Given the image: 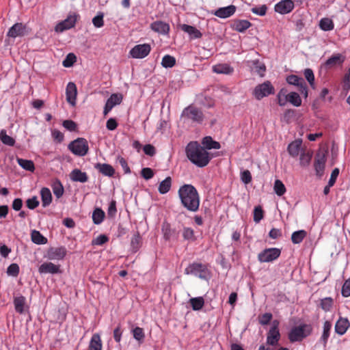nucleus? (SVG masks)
<instances>
[{
	"instance_id": "42",
	"label": "nucleus",
	"mask_w": 350,
	"mask_h": 350,
	"mask_svg": "<svg viewBox=\"0 0 350 350\" xmlns=\"http://www.w3.org/2000/svg\"><path fill=\"white\" fill-rule=\"evenodd\" d=\"M288 102L295 107H299L301 105V99L299 95L296 92H291L286 94Z\"/></svg>"
},
{
	"instance_id": "27",
	"label": "nucleus",
	"mask_w": 350,
	"mask_h": 350,
	"mask_svg": "<svg viewBox=\"0 0 350 350\" xmlns=\"http://www.w3.org/2000/svg\"><path fill=\"white\" fill-rule=\"evenodd\" d=\"M39 272L41 273H57L60 272L59 266L52 262H44L40 266Z\"/></svg>"
},
{
	"instance_id": "25",
	"label": "nucleus",
	"mask_w": 350,
	"mask_h": 350,
	"mask_svg": "<svg viewBox=\"0 0 350 350\" xmlns=\"http://www.w3.org/2000/svg\"><path fill=\"white\" fill-rule=\"evenodd\" d=\"M180 29L184 32L188 33L191 39L200 38L202 36L200 31L193 26L183 24L180 25Z\"/></svg>"
},
{
	"instance_id": "62",
	"label": "nucleus",
	"mask_w": 350,
	"mask_h": 350,
	"mask_svg": "<svg viewBox=\"0 0 350 350\" xmlns=\"http://www.w3.org/2000/svg\"><path fill=\"white\" fill-rule=\"evenodd\" d=\"M63 126L64 128H66L67 130L70 131H74L77 129V124L71 120H66L63 122Z\"/></svg>"
},
{
	"instance_id": "46",
	"label": "nucleus",
	"mask_w": 350,
	"mask_h": 350,
	"mask_svg": "<svg viewBox=\"0 0 350 350\" xmlns=\"http://www.w3.org/2000/svg\"><path fill=\"white\" fill-rule=\"evenodd\" d=\"M189 303L193 310H199L202 308L204 305V300L202 297L191 298Z\"/></svg>"
},
{
	"instance_id": "13",
	"label": "nucleus",
	"mask_w": 350,
	"mask_h": 350,
	"mask_svg": "<svg viewBox=\"0 0 350 350\" xmlns=\"http://www.w3.org/2000/svg\"><path fill=\"white\" fill-rule=\"evenodd\" d=\"M27 27L21 23H17L11 27L8 32V36L11 38L22 37L28 33Z\"/></svg>"
},
{
	"instance_id": "1",
	"label": "nucleus",
	"mask_w": 350,
	"mask_h": 350,
	"mask_svg": "<svg viewBox=\"0 0 350 350\" xmlns=\"http://www.w3.org/2000/svg\"><path fill=\"white\" fill-rule=\"evenodd\" d=\"M181 204L191 212H196L200 207V195L196 187L190 184H185L178 191Z\"/></svg>"
},
{
	"instance_id": "23",
	"label": "nucleus",
	"mask_w": 350,
	"mask_h": 350,
	"mask_svg": "<svg viewBox=\"0 0 350 350\" xmlns=\"http://www.w3.org/2000/svg\"><path fill=\"white\" fill-rule=\"evenodd\" d=\"M345 60V57L340 53L334 54L325 63V65L329 68H333L336 66L342 65Z\"/></svg>"
},
{
	"instance_id": "44",
	"label": "nucleus",
	"mask_w": 350,
	"mask_h": 350,
	"mask_svg": "<svg viewBox=\"0 0 350 350\" xmlns=\"http://www.w3.org/2000/svg\"><path fill=\"white\" fill-rule=\"evenodd\" d=\"M312 157V153L310 151H303L300 154L299 157V163L300 165L303 167H306L309 165L311 159Z\"/></svg>"
},
{
	"instance_id": "52",
	"label": "nucleus",
	"mask_w": 350,
	"mask_h": 350,
	"mask_svg": "<svg viewBox=\"0 0 350 350\" xmlns=\"http://www.w3.org/2000/svg\"><path fill=\"white\" fill-rule=\"evenodd\" d=\"M333 306V299L331 297H325L321 301V307L325 311H329Z\"/></svg>"
},
{
	"instance_id": "14",
	"label": "nucleus",
	"mask_w": 350,
	"mask_h": 350,
	"mask_svg": "<svg viewBox=\"0 0 350 350\" xmlns=\"http://www.w3.org/2000/svg\"><path fill=\"white\" fill-rule=\"evenodd\" d=\"M295 8L294 1L292 0H282L275 5L274 10L280 14L290 13Z\"/></svg>"
},
{
	"instance_id": "61",
	"label": "nucleus",
	"mask_w": 350,
	"mask_h": 350,
	"mask_svg": "<svg viewBox=\"0 0 350 350\" xmlns=\"http://www.w3.org/2000/svg\"><path fill=\"white\" fill-rule=\"evenodd\" d=\"M267 8L265 5H262L260 7H254L252 8V12L259 16H265L266 14Z\"/></svg>"
},
{
	"instance_id": "64",
	"label": "nucleus",
	"mask_w": 350,
	"mask_h": 350,
	"mask_svg": "<svg viewBox=\"0 0 350 350\" xmlns=\"http://www.w3.org/2000/svg\"><path fill=\"white\" fill-rule=\"evenodd\" d=\"M118 160L119 164L122 167L124 173L125 174H130L131 173V169H130L129 166L128 165V163H127V161H126V159L124 158H123V157H119L118 158Z\"/></svg>"
},
{
	"instance_id": "63",
	"label": "nucleus",
	"mask_w": 350,
	"mask_h": 350,
	"mask_svg": "<svg viewBox=\"0 0 350 350\" xmlns=\"http://www.w3.org/2000/svg\"><path fill=\"white\" fill-rule=\"evenodd\" d=\"M26 204L29 209H34L39 205V201L38 200L37 197L34 196L31 198L27 199Z\"/></svg>"
},
{
	"instance_id": "45",
	"label": "nucleus",
	"mask_w": 350,
	"mask_h": 350,
	"mask_svg": "<svg viewBox=\"0 0 350 350\" xmlns=\"http://www.w3.org/2000/svg\"><path fill=\"white\" fill-rule=\"evenodd\" d=\"M105 212L99 208H96L92 214V220L95 224H100L104 219Z\"/></svg>"
},
{
	"instance_id": "28",
	"label": "nucleus",
	"mask_w": 350,
	"mask_h": 350,
	"mask_svg": "<svg viewBox=\"0 0 350 350\" xmlns=\"http://www.w3.org/2000/svg\"><path fill=\"white\" fill-rule=\"evenodd\" d=\"M252 25L251 23L247 20H234L231 27L234 30L239 32H244Z\"/></svg>"
},
{
	"instance_id": "37",
	"label": "nucleus",
	"mask_w": 350,
	"mask_h": 350,
	"mask_svg": "<svg viewBox=\"0 0 350 350\" xmlns=\"http://www.w3.org/2000/svg\"><path fill=\"white\" fill-rule=\"evenodd\" d=\"M17 163L22 168H23L25 170L33 172L35 170L34 163L31 160L18 158Z\"/></svg>"
},
{
	"instance_id": "41",
	"label": "nucleus",
	"mask_w": 350,
	"mask_h": 350,
	"mask_svg": "<svg viewBox=\"0 0 350 350\" xmlns=\"http://www.w3.org/2000/svg\"><path fill=\"white\" fill-rule=\"evenodd\" d=\"M307 232L304 230L294 232L291 235V241L294 244L300 243L306 237Z\"/></svg>"
},
{
	"instance_id": "9",
	"label": "nucleus",
	"mask_w": 350,
	"mask_h": 350,
	"mask_svg": "<svg viewBox=\"0 0 350 350\" xmlns=\"http://www.w3.org/2000/svg\"><path fill=\"white\" fill-rule=\"evenodd\" d=\"M79 17V14L74 13L69 14L67 18L63 21L59 23L55 28V31L62 33L65 30L70 29L75 27L77 18Z\"/></svg>"
},
{
	"instance_id": "59",
	"label": "nucleus",
	"mask_w": 350,
	"mask_h": 350,
	"mask_svg": "<svg viewBox=\"0 0 350 350\" xmlns=\"http://www.w3.org/2000/svg\"><path fill=\"white\" fill-rule=\"evenodd\" d=\"M141 175L144 179L149 180L154 176V172L150 167H144L141 171Z\"/></svg>"
},
{
	"instance_id": "51",
	"label": "nucleus",
	"mask_w": 350,
	"mask_h": 350,
	"mask_svg": "<svg viewBox=\"0 0 350 350\" xmlns=\"http://www.w3.org/2000/svg\"><path fill=\"white\" fill-rule=\"evenodd\" d=\"M132 332L134 338L139 342L142 341L145 338L144 329L142 327H136L133 329Z\"/></svg>"
},
{
	"instance_id": "24",
	"label": "nucleus",
	"mask_w": 350,
	"mask_h": 350,
	"mask_svg": "<svg viewBox=\"0 0 350 350\" xmlns=\"http://www.w3.org/2000/svg\"><path fill=\"white\" fill-rule=\"evenodd\" d=\"M13 303L15 310L19 314L24 313L25 310L28 309V306L26 304V298L23 295L15 297Z\"/></svg>"
},
{
	"instance_id": "57",
	"label": "nucleus",
	"mask_w": 350,
	"mask_h": 350,
	"mask_svg": "<svg viewBox=\"0 0 350 350\" xmlns=\"http://www.w3.org/2000/svg\"><path fill=\"white\" fill-rule=\"evenodd\" d=\"M109 241V238L105 234H100L92 241V245H102Z\"/></svg>"
},
{
	"instance_id": "50",
	"label": "nucleus",
	"mask_w": 350,
	"mask_h": 350,
	"mask_svg": "<svg viewBox=\"0 0 350 350\" xmlns=\"http://www.w3.org/2000/svg\"><path fill=\"white\" fill-rule=\"evenodd\" d=\"M76 60L77 57L74 53H68L63 61L62 64L64 67L69 68L74 64Z\"/></svg>"
},
{
	"instance_id": "53",
	"label": "nucleus",
	"mask_w": 350,
	"mask_h": 350,
	"mask_svg": "<svg viewBox=\"0 0 350 350\" xmlns=\"http://www.w3.org/2000/svg\"><path fill=\"white\" fill-rule=\"evenodd\" d=\"M264 217V211L260 206H256L254 210V221L259 223Z\"/></svg>"
},
{
	"instance_id": "55",
	"label": "nucleus",
	"mask_w": 350,
	"mask_h": 350,
	"mask_svg": "<svg viewBox=\"0 0 350 350\" xmlns=\"http://www.w3.org/2000/svg\"><path fill=\"white\" fill-rule=\"evenodd\" d=\"M20 268L18 264L12 263L7 269V273L9 275L16 277L19 273Z\"/></svg>"
},
{
	"instance_id": "19",
	"label": "nucleus",
	"mask_w": 350,
	"mask_h": 350,
	"mask_svg": "<svg viewBox=\"0 0 350 350\" xmlns=\"http://www.w3.org/2000/svg\"><path fill=\"white\" fill-rule=\"evenodd\" d=\"M237 8L234 5L219 8L215 10L213 14L221 18H226L232 16L236 12Z\"/></svg>"
},
{
	"instance_id": "11",
	"label": "nucleus",
	"mask_w": 350,
	"mask_h": 350,
	"mask_svg": "<svg viewBox=\"0 0 350 350\" xmlns=\"http://www.w3.org/2000/svg\"><path fill=\"white\" fill-rule=\"evenodd\" d=\"M325 162V152L323 151L317 152L314 158V167L315 170L316 175L319 178L322 177L324 174Z\"/></svg>"
},
{
	"instance_id": "30",
	"label": "nucleus",
	"mask_w": 350,
	"mask_h": 350,
	"mask_svg": "<svg viewBox=\"0 0 350 350\" xmlns=\"http://www.w3.org/2000/svg\"><path fill=\"white\" fill-rule=\"evenodd\" d=\"M213 71L217 74L230 75L234 69L228 64H218L213 66Z\"/></svg>"
},
{
	"instance_id": "2",
	"label": "nucleus",
	"mask_w": 350,
	"mask_h": 350,
	"mask_svg": "<svg viewBox=\"0 0 350 350\" xmlns=\"http://www.w3.org/2000/svg\"><path fill=\"white\" fill-rule=\"evenodd\" d=\"M185 152L189 160L199 167L206 166L211 160L209 153L197 142H189Z\"/></svg>"
},
{
	"instance_id": "49",
	"label": "nucleus",
	"mask_w": 350,
	"mask_h": 350,
	"mask_svg": "<svg viewBox=\"0 0 350 350\" xmlns=\"http://www.w3.org/2000/svg\"><path fill=\"white\" fill-rule=\"evenodd\" d=\"M274 191L275 193L281 196L286 192V187L283 183L280 180H276L274 183Z\"/></svg>"
},
{
	"instance_id": "54",
	"label": "nucleus",
	"mask_w": 350,
	"mask_h": 350,
	"mask_svg": "<svg viewBox=\"0 0 350 350\" xmlns=\"http://www.w3.org/2000/svg\"><path fill=\"white\" fill-rule=\"evenodd\" d=\"M103 17V13L100 12L93 18L92 23L95 27L100 28L104 25Z\"/></svg>"
},
{
	"instance_id": "33",
	"label": "nucleus",
	"mask_w": 350,
	"mask_h": 350,
	"mask_svg": "<svg viewBox=\"0 0 350 350\" xmlns=\"http://www.w3.org/2000/svg\"><path fill=\"white\" fill-rule=\"evenodd\" d=\"M40 196L42 206H48L52 201V195L50 189L46 187L42 188L40 191Z\"/></svg>"
},
{
	"instance_id": "58",
	"label": "nucleus",
	"mask_w": 350,
	"mask_h": 350,
	"mask_svg": "<svg viewBox=\"0 0 350 350\" xmlns=\"http://www.w3.org/2000/svg\"><path fill=\"white\" fill-rule=\"evenodd\" d=\"M342 295L345 297L350 296V278L347 280L342 286Z\"/></svg>"
},
{
	"instance_id": "43",
	"label": "nucleus",
	"mask_w": 350,
	"mask_h": 350,
	"mask_svg": "<svg viewBox=\"0 0 350 350\" xmlns=\"http://www.w3.org/2000/svg\"><path fill=\"white\" fill-rule=\"evenodd\" d=\"M319 27L323 31H331L334 28V24L332 19L323 18L319 22Z\"/></svg>"
},
{
	"instance_id": "29",
	"label": "nucleus",
	"mask_w": 350,
	"mask_h": 350,
	"mask_svg": "<svg viewBox=\"0 0 350 350\" xmlns=\"http://www.w3.org/2000/svg\"><path fill=\"white\" fill-rule=\"evenodd\" d=\"M70 178L72 181L80 183H85L88 180L87 174L79 169H74L70 174Z\"/></svg>"
},
{
	"instance_id": "12",
	"label": "nucleus",
	"mask_w": 350,
	"mask_h": 350,
	"mask_svg": "<svg viewBox=\"0 0 350 350\" xmlns=\"http://www.w3.org/2000/svg\"><path fill=\"white\" fill-rule=\"evenodd\" d=\"M286 81L288 84L297 86L298 90L301 94H304L305 97L308 96L307 85L303 78L292 75L286 78Z\"/></svg>"
},
{
	"instance_id": "4",
	"label": "nucleus",
	"mask_w": 350,
	"mask_h": 350,
	"mask_svg": "<svg viewBox=\"0 0 350 350\" xmlns=\"http://www.w3.org/2000/svg\"><path fill=\"white\" fill-rule=\"evenodd\" d=\"M312 327L309 324H301L291 329L288 339L291 342L301 341L312 333Z\"/></svg>"
},
{
	"instance_id": "18",
	"label": "nucleus",
	"mask_w": 350,
	"mask_h": 350,
	"mask_svg": "<svg viewBox=\"0 0 350 350\" xmlns=\"http://www.w3.org/2000/svg\"><path fill=\"white\" fill-rule=\"evenodd\" d=\"M77 90L76 85L72 82H69L66 86V100L72 105L76 103Z\"/></svg>"
},
{
	"instance_id": "31",
	"label": "nucleus",
	"mask_w": 350,
	"mask_h": 350,
	"mask_svg": "<svg viewBox=\"0 0 350 350\" xmlns=\"http://www.w3.org/2000/svg\"><path fill=\"white\" fill-rule=\"evenodd\" d=\"M103 344L100 339V336L98 334H94L92 335L88 350H102Z\"/></svg>"
},
{
	"instance_id": "34",
	"label": "nucleus",
	"mask_w": 350,
	"mask_h": 350,
	"mask_svg": "<svg viewBox=\"0 0 350 350\" xmlns=\"http://www.w3.org/2000/svg\"><path fill=\"white\" fill-rule=\"evenodd\" d=\"M202 144L206 149H219L221 148L220 144L216 141L213 140L210 136H206L203 138Z\"/></svg>"
},
{
	"instance_id": "16",
	"label": "nucleus",
	"mask_w": 350,
	"mask_h": 350,
	"mask_svg": "<svg viewBox=\"0 0 350 350\" xmlns=\"http://www.w3.org/2000/svg\"><path fill=\"white\" fill-rule=\"evenodd\" d=\"M161 231L163 238L166 241H170L171 239L177 240L178 238V232L176 229L172 228L168 222L164 221L163 223Z\"/></svg>"
},
{
	"instance_id": "10",
	"label": "nucleus",
	"mask_w": 350,
	"mask_h": 350,
	"mask_svg": "<svg viewBox=\"0 0 350 350\" xmlns=\"http://www.w3.org/2000/svg\"><path fill=\"white\" fill-rule=\"evenodd\" d=\"M151 51L149 44H137L129 52L130 55L135 59H142L148 55Z\"/></svg>"
},
{
	"instance_id": "36",
	"label": "nucleus",
	"mask_w": 350,
	"mask_h": 350,
	"mask_svg": "<svg viewBox=\"0 0 350 350\" xmlns=\"http://www.w3.org/2000/svg\"><path fill=\"white\" fill-rule=\"evenodd\" d=\"M52 189L57 198H61L64 192V187L59 180L56 179L52 184Z\"/></svg>"
},
{
	"instance_id": "38",
	"label": "nucleus",
	"mask_w": 350,
	"mask_h": 350,
	"mask_svg": "<svg viewBox=\"0 0 350 350\" xmlns=\"http://www.w3.org/2000/svg\"><path fill=\"white\" fill-rule=\"evenodd\" d=\"M332 326V325L331 322L328 321H326L323 324V332L321 337V340L323 342L324 346H325L327 344Z\"/></svg>"
},
{
	"instance_id": "48",
	"label": "nucleus",
	"mask_w": 350,
	"mask_h": 350,
	"mask_svg": "<svg viewBox=\"0 0 350 350\" xmlns=\"http://www.w3.org/2000/svg\"><path fill=\"white\" fill-rule=\"evenodd\" d=\"M176 64V59L170 55H165L162 58L161 65L164 68H172Z\"/></svg>"
},
{
	"instance_id": "5",
	"label": "nucleus",
	"mask_w": 350,
	"mask_h": 350,
	"mask_svg": "<svg viewBox=\"0 0 350 350\" xmlns=\"http://www.w3.org/2000/svg\"><path fill=\"white\" fill-rule=\"evenodd\" d=\"M186 275H193L201 279H206L208 274L207 266L200 262L189 264L184 271Z\"/></svg>"
},
{
	"instance_id": "22",
	"label": "nucleus",
	"mask_w": 350,
	"mask_h": 350,
	"mask_svg": "<svg viewBox=\"0 0 350 350\" xmlns=\"http://www.w3.org/2000/svg\"><path fill=\"white\" fill-rule=\"evenodd\" d=\"M94 168L106 176L112 177L115 174L114 168L107 163H97L94 165Z\"/></svg>"
},
{
	"instance_id": "60",
	"label": "nucleus",
	"mask_w": 350,
	"mask_h": 350,
	"mask_svg": "<svg viewBox=\"0 0 350 350\" xmlns=\"http://www.w3.org/2000/svg\"><path fill=\"white\" fill-rule=\"evenodd\" d=\"M272 317L273 316L271 313H265L259 317V323L262 325H267L270 323Z\"/></svg>"
},
{
	"instance_id": "35",
	"label": "nucleus",
	"mask_w": 350,
	"mask_h": 350,
	"mask_svg": "<svg viewBox=\"0 0 350 350\" xmlns=\"http://www.w3.org/2000/svg\"><path fill=\"white\" fill-rule=\"evenodd\" d=\"M172 178L167 176L163 181H161L159 185L158 191L161 194H165L167 193L172 187Z\"/></svg>"
},
{
	"instance_id": "20",
	"label": "nucleus",
	"mask_w": 350,
	"mask_h": 350,
	"mask_svg": "<svg viewBox=\"0 0 350 350\" xmlns=\"http://www.w3.org/2000/svg\"><path fill=\"white\" fill-rule=\"evenodd\" d=\"M150 28L152 31L163 35H167L170 29L169 24L161 21H157L151 23Z\"/></svg>"
},
{
	"instance_id": "47",
	"label": "nucleus",
	"mask_w": 350,
	"mask_h": 350,
	"mask_svg": "<svg viewBox=\"0 0 350 350\" xmlns=\"http://www.w3.org/2000/svg\"><path fill=\"white\" fill-rule=\"evenodd\" d=\"M0 139L5 145L12 146L15 144V139L13 137L8 135L6 131L4 129H2L0 132Z\"/></svg>"
},
{
	"instance_id": "40",
	"label": "nucleus",
	"mask_w": 350,
	"mask_h": 350,
	"mask_svg": "<svg viewBox=\"0 0 350 350\" xmlns=\"http://www.w3.org/2000/svg\"><path fill=\"white\" fill-rule=\"evenodd\" d=\"M182 236L185 241H195L196 240L194 230L189 227H183L182 230Z\"/></svg>"
},
{
	"instance_id": "7",
	"label": "nucleus",
	"mask_w": 350,
	"mask_h": 350,
	"mask_svg": "<svg viewBox=\"0 0 350 350\" xmlns=\"http://www.w3.org/2000/svg\"><path fill=\"white\" fill-rule=\"evenodd\" d=\"M273 94H274V88L269 81L258 85L254 90V95L257 100Z\"/></svg>"
},
{
	"instance_id": "15",
	"label": "nucleus",
	"mask_w": 350,
	"mask_h": 350,
	"mask_svg": "<svg viewBox=\"0 0 350 350\" xmlns=\"http://www.w3.org/2000/svg\"><path fill=\"white\" fill-rule=\"evenodd\" d=\"M122 99L123 96L121 94H112L105 103L103 110L104 116H106L113 107L120 104Z\"/></svg>"
},
{
	"instance_id": "6",
	"label": "nucleus",
	"mask_w": 350,
	"mask_h": 350,
	"mask_svg": "<svg viewBox=\"0 0 350 350\" xmlns=\"http://www.w3.org/2000/svg\"><path fill=\"white\" fill-rule=\"evenodd\" d=\"M68 149L74 154L83 157L87 154L88 152V143L84 138H77L69 144Z\"/></svg>"
},
{
	"instance_id": "21",
	"label": "nucleus",
	"mask_w": 350,
	"mask_h": 350,
	"mask_svg": "<svg viewBox=\"0 0 350 350\" xmlns=\"http://www.w3.org/2000/svg\"><path fill=\"white\" fill-rule=\"evenodd\" d=\"M349 327V320L347 318L340 317L335 324L334 329L336 333L342 336L346 333Z\"/></svg>"
},
{
	"instance_id": "56",
	"label": "nucleus",
	"mask_w": 350,
	"mask_h": 350,
	"mask_svg": "<svg viewBox=\"0 0 350 350\" xmlns=\"http://www.w3.org/2000/svg\"><path fill=\"white\" fill-rule=\"evenodd\" d=\"M304 77L306 80L308 81L311 87H314V75L313 71L310 68H306L304 70Z\"/></svg>"
},
{
	"instance_id": "26",
	"label": "nucleus",
	"mask_w": 350,
	"mask_h": 350,
	"mask_svg": "<svg viewBox=\"0 0 350 350\" xmlns=\"http://www.w3.org/2000/svg\"><path fill=\"white\" fill-rule=\"evenodd\" d=\"M66 252L64 247L51 248L49 251V257L52 260H62L65 257Z\"/></svg>"
},
{
	"instance_id": "32",
	"label": "nucleus",
	"mask_w": 350,
	"mask_h": 350,
	"mask_svg": "<svg viewBox=\"0 0 350 350\" xmlns=\"http://www.w3.org/2000/svg\"><path fill=\"white\" fill-rule=\"evenodd\" d=\"M301 146V140H295L292 142L288 146L287 150L289 154L293 157H297L300 152V148Z\"/></svg>"
},
{
	"instance_id": "8",
	"label": "nucleus",
	"mask_w": 350,
	"mask_h": 350,
	"mask_svg": "<svg viewBox=\"0 0 350 350\" xmlns=\"http://www.w3.org/2000/svg\"><path fill=\"white\" fill-rule=\"evenodd\" d=\"M280 254L281 250L278 248H267L258 254V260L260 262H269L278 258Z\"/></svg>"
},
{
	"instance_id": "3",
	"label": "nucleus",
	"mask_w": 350,
	"mask_h": 350,
	"mask_svg": "<svg viewBox=\"0 0 350 350\" xmlns=\"http://www.w3.org/2000/svg\"><path fill=\"white\" fill-rule=\"evenodd\" d=\"M180 118L183 119L184 122L201 124L204 120V116L200 109L191 105L183 109Z\"/></svg>"
},
{
	"instance_id": "39",
	"label": "nucleus",
	"mask_w": 350,
	"mask_h": 350,
	"mask_svg": "<svg viewBox=\"0 0 350 350\" xmlns=\"http://www.w3.org/2000/svg\"><path fill=\"white\" fill-rule=\"evenodd\" d=\"M31 238V241L36 244H45L47 242V239L37 230L32 231Z\"/></svg>"
},
{
	"instance_id": "17",
	"label": "nucleus",
	"mask_w": 350,
	"mask_h": 350,
	"mask_svg": "<svg viewBox=\"0 0 350 350\" xmlns=\"http://www.w3.org/2000/svg\"><path fill=\"white\" fill-rule=\"evenodd\" d=\"M280 338V334L278 325H273L267 333V343L271 346H275L278 344Z\"/></svg>"
}]
</instances>
